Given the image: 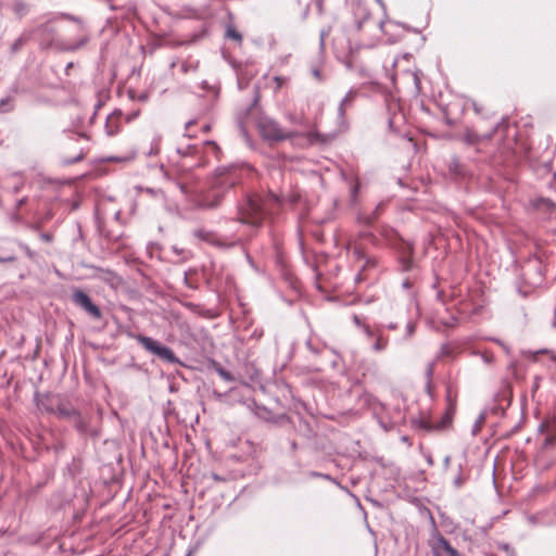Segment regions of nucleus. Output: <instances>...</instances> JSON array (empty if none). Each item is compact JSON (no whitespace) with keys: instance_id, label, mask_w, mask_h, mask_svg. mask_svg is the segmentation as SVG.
<instances>
[{"instance_id":"obj_1","label":"nucleus","mask_w":556,"mask_h":556,"mask_svg":"<svg viewBox=\"0 0 556 556\" xmlns=\"http://www.w3.org/2000/svg\"><path fill=\"white\" fill-rule=\"evenodd\" d=\"M239 179L240 176L237 168H218L217 176L213 185L215 191L212 200L208 195H201L194 184L189 180H178L176 185L189 202V207L210 210L216 207L220 203V190L236 186Z\"/></svg>"},{"instance_id":"obj_2","label":"nucleus","mask_w":556,"mask_h":556,"mask_svg":"<svg viewBox=\"0 0 556 556\" xmlns=\"http://www.w3.org/2000/svg\"><path fill=\"white\" fill-rule=\"evenodd\" d=\"M285 199L270 192L265 199L258 194H248L244 200L238 204V220L241 224H248L252 227H260L263 224L266 214L274 211V206L282 204Z\"/></svg>"},{"instance_id":"obj_3","label":"nucleus","mask_w":556,"mask_h":556,"mask_svg":"<svg viewBox=\"0 0 556 556\" xmlns=\"http://www.w3.org/2000/svg\"><path fill=\"white\" fill-rule=\"evenodd\" d=\"M33 33L42 49L55 48L62 52L81 49L89 41V36L84 34L76 42L62 41L56 38V29L50 23L38 25Z\"/></svg>"},{"instance_id":"obj_4","label":"nucleus","mask_w":556,"mask_h":556,"mask_svg":"<svg viewBox=\"0 0 556 556\" xmlns=\"http://www.w3.org/2000/svg\"><path fill=\"white\" fill-rule=\"evenodd\" d=\"M348 252L352 258L354 267L358 270L356 279L361 280L362 273L374 267L376 265V261L366 253L364 244L357 240L349 242Z\"/></svg>"},{"instance_id":"obj_5","label":"nucleus","mask_w":556,"mask_h":556,"mask_svg":"<svg viewBox=\"0 0 556 556\" xmlns=\"http://www.w3.org/2000/svg\"><path fill=\"white\" fill-rule=\"evenodd\" d=\"M128 336L132 339H136L148 352L156 355L161 359L170 364L178 363V358L176 357L173 350L166 345L161 344L156 340L143 334L128 333Z\"/></svg>"},{"instance_id":"obj_6","label":"nucleus","mask_w":556,"mask_h":556,"mask_svg":"<svg viewBox=\"0 0 556 556\" xmlns=\"http://www.w3.org/2000/svg\"><path fill=\"white\" fill-rule=\"evenodd\" d=\"M72 302L92 319L99 320L102 318V311L92 302L91 298L85 291L80 289L74 290Z\"/></svg>"},{"instance_id":"obj_7","label":"nucleus","mask_w":556,"mask_h":556,"mask_svg":"<svg viewBox=\"0 0 556 556\" xmlns=\"http://www.w3.org/2000/svg\"><path fill=\"white\" fill-rule=\"evenodd\" d=\"M258 126L263 137L268 140L278 141L289 137V135L286 134L273 119L264 118L260 122Z\"/></svg>"},{"instance_id":"obj_8","label":"nucleus","mask_w":556,"mask_h":556,"mask_svg":"<svg viewBox=\"0 0 556 556\" xmlns=\"http://www.w3.org/2000/svg\"><path fill=\"white\" fill-rule=\"evenodd\" d=\"M433 556H460L442 535H437L430 541Z\"/></svg>"},{"instance_id":"obj_9","label":"nucleus","mask_w":556,"mask_h":556,"mask_svg":"<svg viewBox=\"0 0 556 556\" xmlns=\"http://www.w3.org/2000/svg\"><path fill=\"white\" fill-rule=\"evenodd\" d=\"M61 400L60 395L43 394L36 396V404L40 412L54 413L55 407L59 405Z\"/></svg>"},{"instance_id":"obj_10","label":"nucleus","mask_w":556,"mask_h":556,"mask_svg":"<svg viewBox=\"0 0 556 556\" xmlns=\"http://www.w3.org/2000/svg\"><path fill=\"white\" fill-rule=\"evenodd\" d=\"M541 430L546 433L545 446L552 445L556 442V414L548 417L542 425Z\"/></svg>"},{"instance_id":"obj_11","label":"nucleus","mask_w":556,"mask_h":556,"mask_svg":"<svg viewBox=\"0 0 556 556\" xmlns=\"http://www.w3.org/2000/svg\"><path fill=\"white\" fill-rule=\"evenodd\" d=\"M352 100V92L348 93L341 101L339 109H338V121L339 125L338 128L329 134L326 135L325 138H323V141H327L330 138H333L340 130L343 125V114H344V106Z\"/></svg>"},{"instance_id":"obj_12","label":"nucleus","mask_w":556,"mask_h":556,"mask_svg":"<svg viewBox=\"0 0 556 556\" xmlns=\"http://www.w3.org/2000/svg\"><path fill=\"white\" fill-rule=\"evenodd\" d=\"M53 414H56L61 418H71L72 416H76V410L71 403L61 397Z\"/></svg>"},{"instance_id":"obj_13","label":"nucleus","mask_w":556,"mask_h":556,"mask_svg":"<svg viewBox=\"0 0 556 556\" xmlns=\"http://www.w3.org/2000/svg\"><path fill=\"white\" fill-rule=\"evenodd\" d=\"M496 131V127H494L492 129L491 132H488L485 135H478L471 130H468L465 135H464V141L467 143V144H477L481 141H485V140H490L494 132Z\"/></svg>"},{"instance_id":"obj_14","label":"nucleus","mask_w":556,"mask_h":556,"mask_svg":"<svg viewBox=\"0 0 556 556\" xmlns=\"http://www.w3.org/2000/svg\"><path fill=\"white\" fill-rule=\"evenodd\" d=\"M119 118L121 113H113L108 117L104 127L108 136H114L119 131Z\"/></svg>"},{"instance_id":"obj_15","label":"nucleus","mask_w":556,"mask_h":556,"mask_svg":"<svg viewBox=\"0 0 556 556\" xmlns=\"http://www.w3.org/2000/svg\"><path fill=\"white\" fill-rule=\"evenodd\" d=\"M28 4L23 0H14L11 4V10L18 17L22 18L28 13Z\"/></svg>"},{"instance_id":"obj_16","label":"nucleus","mask_w":556,"mask_h":556,"mask_svg":"<svg viewBox=\"0 0 556 556\" xmlns=\"http://www.w3.org/2000/svg\"><path fill=\"white\" fill-rule=\"evenodd\" d=\"M225 37L238 43L242 42V35L231 25L226 27Z\"/></svg>"},{"instance_id":"obj_17","label":"nucleus","mask_w":556,"mask_h":556,"mask_svg":"<svg viewBox=\"0 0 556 556\" xmlns=\"http://www.w3.org/2000/svg\"><path fill=\"white\" fill-rule=\"evenodd\" d=\"M30 37V34L29 35H26V34H22L11 46V52L12 53H15L17 52L22 47H24L26 45V42L28 41Z\"/></svg>"},{"instance_id":"obj_18","label":"nucleus","mask_w":556,"mask_h":556,"mask_svg":"<svg viewBox=\"0 0 556 556\" xmlns=\"http://www.w3.org/2000/svg\"><path fill=\"white\" fill-rule=\"evenodd\" d=\"M74 420V425L79 432H86L88 429L86 420L76 412V416L71 417Z\"/></svg>"},{"instance_id":"obj_19","label":"nucleus","mask_w":556,"mask_h":556,"mask_svg":"<svg viewBox=\"0 0 556 556\" xmlns=\"http://www.w3.org/2000/svg\"><path fill=\"white\" fill-rule=\"evenodd\" d=\"M376 342L372 345V350L375 352H381L383 351L388 345V340L383 338L381 334H376Z\"/></svg>"},{"instance_id":"obj_20","label":"nucleus","mask_w":556,"mask_h":556,"mask_svg":"<svg viewBox=\"0 0 556 556\" xmlns=\"http://www.w3.org/2000/svg\"><path fill=\"white\" fill-rule=\"evenodd\" d=\"M205 147L207 148V150H210V152H212L216 157H218L220 149L216 144V142H214V141H206L205 142Z\"/></svg>"},{"instance_id":"obj_21","label":"nucleus","mask_w":556,"mask_h":556,"mask_svg":"<svg viewBox=\"0 0 556 556\" xmlns=\"http://www.w3.org/2000/svg\"><path fill=\"white\" fill-rule=\"evenodd\" d=\"M484 420H485L484 415H483V414H480V415H479V417H478V419L476 420V422H475V425H473V428H472V433H473V434H477V433L480 431V429H481V427H482V425H483Z\"/></svg>"},{"instance_id":"obj_22","label":"nucleus","mask_w":556,"mask_h":556,"mask_svg":"<svg viewBox=\"0 0 556 556\" xmlns=\"http://www.w3.org/2000/svg\"><path fill=\"white\" fill-rule=\"evenodd\" d=\"M217 372L224 380H227V381L233 380L232 375L229 371H227L226 369H224L223 367L217 368Z\"/></svg>"},{"instance_id":"obj_23","label":"nucleus","mask_w":556,"mask_h":556,"mask_svg":"<svg viewBox=\"0 0 556 556\" xmlns=\"http://www.w3.org/2000/svg\"><path fill=\"white\" fill-rule=\"evenodd\" d=\"M241 241H242L241 238H238V239L232 240L231 242L225 243V242H222L220 239H217L215 241V244H217L219 247H227V248H229V247H235L236 244L240 243Z\"/></svg>"},{"instance_id":"obj_24","label":"nucleus","mask_w":556,"mask_h":556,"mask_svg":"<svg viewBox=\"0 0 556 556\" xmlns=\"http://www.w3.org/2000/svg\"><path fill=\"white\" fill-rule=\"evenodd\" d=\"M147 192L150 193L151 195L155 197V198H161V199L165 198L164 192L162 190H160V189L154 190V189L148 188Z\"/></svg>"},{"instance_id":"obj_25","label":"nucleus","mask_w":556,"mask_h":556,"mask_svg":"<svg viewBox=\"0 0 556 556\" xmlns=\"http://www.w3.org/2000/svg\"><path fill=\"white\" fill-rule=\"evenodd\" d=\"M197 67H198V65L188 64L186 62L181 64V71L184 73H188L189 71H195Z\"/></svg>"},{"instance_id":"obj_26","label":"nucleus","mask_w":556,"mask_h":556,"mask_svg":"<svg viewBox=\"0 0 556 556\" xmlns=\"http://www.w3.org/2000/svg\"><path fill=\"white\" fill-rule=\"evenodd\" d=\"M9 99H2L0 100V112H8L10 111V108H8Z\"/></svg>"},{"instance_id":"obj_27","label":"nucleus","mask_w":556,"mask_h":556,"mask_svg":"<svg viewBox=\"0 0 556 556\" xmlns=\"http://www.w3.org/2000/svg\"><path fill=\"white\" fill-rule=\"evenodd\" d=\"M84 159V154L83 153H79L78 155H76L75 157L73 159H70V160H65L64 163L65 164H74V163H77L79 161H81Z\"/></svg>"},{"instance_id":"obj_28","label":"nucleus","mask_w":556,"mask_h":556,"mask_svg":"<svg viewBox=\"0 0 556 556\" xmlns=\"http://www.w3.org/2000/svg\"><path fill=\"white\" fill-rule=\"evenodd\" d=\"M363 330L368 338H372L376 336L375 332L367 325H363Z\"/></svg>"},{"instance_id":"obj_29","label":"nucleus","mask_w":556,"mask_h":556,"mask_svg":"<svg viewBox=\"0 0 556 556\" xmlns=\"http://www.w3.org/2000/svg\"><path fill=\"white\" fill-rule=\"evenodd\" d=\"M328 35H329V30H324L323 29L320 31V45L321 46H325Z\"/></svg>"},{"instance_id":"obj_30","label":"nucleus","mask_w":556,"mask_h":556,"mask_svg":"<svg viewBox=\"0 0 556 556\" xmlns=\"http://www.w3.org/2000/svg\"><path fill=\"white\" fill-rule=\"evenodd\" d=\"M62 17H64V18H66L68 21H73V22L79 23V24L81 23L79 17L71 15V14H62Z\"/></svg>"},{"instance_id":"obj_31","label":"nucleus","mask_w":556,"mask_h":556,"mask_svg":"<svg viewBox=\"0 0 556 556\" xmlns=\"http://www.w3.org/2000/svg\"><path fill=\"white\" fill-rule=\"evenodd\" d=\"M15 261H16V257L14 255L0 257V263H11V262H15Z\"/></svg>"},{"instance_id":"obj_32","label":"nucleus","mask_w":556,"mask_h":556,"mask_svg":"<svg viewBox=\"0 0 556 556\" xmlns=\"http://www.w3.org/2000/svg\"><path fill=\"white\" fill-rule=\"evenodd\" d=\"M40 238H41V240H43L46 242L52 241V235L51 233L43 232V233L40 235Z\"/></svg>"},{"instance_id":"obj_33","label":"nucleus","mask_w":556,"mask_h":556,"mask_svg":"<svg viewBox=\"0 0 556 556\" xmlns=\"http://www.w3.org/2000/svg\"><path fill=\"white\" fill-rule=\"evenodd\" d=\"M406 331L408 336H412L415 331V326L413 324H408L406 327Z\"/></svg>"},{"instance_id":"obj_34","label":"nucleus","mask_w":556,"mask_h":556,"mask_svg":"<svg viewBox=\"0 0 556 556\" xmlns=\"http://www.w3.org/2000/svg\"><path fill=\"white\" fill-rule=\"evenodd\" d=\"M353 320H354V323H355L357 326H359V327H362V328H363V325H364V324H362L361 318H359L357 315H354V316H353Z\"/></svg>"},{"instance_id":"obj_35","label":"nucleus","mask_w":556,"mask_h":556,"mask_svg":"<svg viewBox=\"0 0 556 556\" xmlns=\"http://www.w3.org/2000/svg\"><path fill=\"white\" fill-rule=\"evenodd\" d=\"M26 201H27L26 198L18 200L16 203V208H20L21 206H23L26 203Z\"/></svg>"},{"instance_id":"obj_36","label":"nucleus","mask_w":556,"mask_h":556,"mask_svg":"<svg viewBox=\"0 0 556 556\" xmlns=\"http://www.w3.org/2000/svg\"><path fill=\"white\" fill-rule=\"evenodd\" d=\"M358 190V185H354L351 189L352 197H355Z\"/></svg>"},{"instance_id":"obj_37","label":"nucleus","mask_w":556,"mask_h":556,"mask_svg":"<svg viewBox=\"0 0 556 556\" xmlns=\"http://www.w3.org/2000/svg\"><path fill=\"white\" fill-rule=\"evenodd\" d=\"M11 219L16 223L21 222V217L17 214H14Z\"/></svg>"},{"instance_id":"obj_38","label":"nucleus","mask_w":556,"mask_h":556,"mask_svg":"<svg viewBox=\"0 0 556 556\" xmlns=\"http://www.w3.org/2000/svg\"><path fill=\"white\" fill-rule=\"evenodd\" d=\"M275 80L277 81V87H281L282 79L280 77H275Z\"/></svg>"},{"instance_id":"obj_39","label":"nucleus","mask_w":556,"mask_h":556,"mask_svg":"<svg viewBox=\"0 0 556 556\" xmlns=\"http://www.w3.org/2000/svg\"><path fill=\"white\" fill-rule=\"evenodd\" d=\"M314 136H315V141H317V139H319V137L321 136L319 130H317L316 128H315Z\"/></svg>"},{"instance_id":"obj_40","label":"nucleus","mask_w":556,"mask_h":556,"mask_svg":"<svg viewBox=\"0 0 556 556\" xmlns=\"http://www.w3.org/2000/svg\"><path fill=\"white\" fill-rule=\"evenodd\" d=\"M212 477H213V479L215 481H220L222 480V478L218 475H216V473H213Z\"/></svg>"},{"instance_id":"obj_41","label":"nucleus","mask_w":556,"mask_h":556,"mask_svg":"<svg viewBox=\"0 0 556 556\" xmlns=\"http://www.w3.org/2000/svg\"><path fill=\"white\" fill-rule=\"evenodd\" d=\"M483 361H484L485 363H490V362H491V357H490V356H488V355H483Z\"/></svg>"},{"instance_id":"obj_42","label":"nucleus","mask_w":556,"mask_h":556,"mask_svg":"<svg viewBox=\"0 0 556 556\" xmlns=\"http://www.w3.org/2000/svg\"><path fill=\"white\" fill-rule=\"evenodd\" d=\"M299 242H300V247H301V249L303 250V248H304V242H303V238H302V236H300V240H299Z\"/></svg>"},{"instance_id":"obj_43","label":"nucleus","mask_w":556,"mask_h":556,"mask_svg":"<svg viewBox=\"0 0 556 556\" xmlns=\"http://www.w3.org/2000/svg\"><path fill=\"white\" fill-rule=\"evenodd\" d=\"M23 248L25 249L26 253L31 256V251L28 249V247L26 245H23Z\"/></svg>"},{"instance_id":"obj_44","label":"nucleus","mask_w":556,"mask_h":556,"mask_svg":"<svg viewBox=\"0 0 556 556\" xmlns=\"http://www.w3.org/2000/svg\"><path fill=\"white\" fill-rule=\"evenodd\" d=\"M298 198H299L298 195H293V197H291V198H290V202H292V203H293V202H296V201H298Z\"/></svg>"},{"instance_id":"obj_45","label":"nucleus","mask_w":556,"mask_h":556,"mask_svg":"<svg viewBox=\"0 0 556 556\" xmlns=\"http://www.w3.org/2000/svg\"><path fill=\"white\" fill-rule=\"evenodd\" d=\"M194 122L193 121H190L186 124V128L188 129Z\"/></svg>"},{"instance_id":"obj_46","label":"nucleus","mask_w":556,"mask_h":556,"mask_svg":"<svg viewBox=\"0 0 556 556\" xmlns=\"http://www.w3.org/2000/svg\"><path fill=\"white\" fill-rule=\"evenodd\" d=\"M169 210L174 211V212H178V208L176 206L175 207H170Z\"/></svg>"},{"instance_id":"obj_47","label":"nucleus","mask_w":556,"mask_h":556,"mask_svg":"<svg viewBox=\"0 0 556 556\" xmlns=\"http://www.w3.org/2000/svg\"><path fill=\"white\" fill-rule=\"evenodd\" d=\"M307 15H308V8H306V10H305L304 16L306 17Z\"/></svg>"},{"instance_id":"obj_48","label":"nucleus","mask_w":556,"mask_h":556,"mask_svg":"<svg viewBox=\"0 0 556 556\" xmlns=\"http://www.w3.org/2000/svg\"><path fill=\"white\" fill-rule=\"evenodd\" d=\"M204 130H205V131H208V130H210V126H208V125H206V126L204 127Z\"/></svg>"},{"instance_id":"obj_49","label":"nucleus","mask_w":556,"mask_h":556,"mask_svg":"<svg viewBox=\"0 0 556 556\" xmlns=\"http://www.w3.org/2000/svg\"><path fill=\"white\" fill-rule=\"evenodd\" d=\"M389 329H395L394 325H389Z\"/></svg>"},{"instance_id":"obj_50","label":"nucleus","mask_w":556,"mask_h":556,"mask_svg":"<svg viewBox=\"0 0 556 556\" xmlns=\"http://www.w3.org/2000/svg\"><path fill=\"white\" fill-rule=\"evenodd\" d=\"M73 63H68L67 68H72Z\"/></svg>"},{"instance_id":"obj_51","label":"nucleus","mask_w":556,"mask_h":556,"mask_svg":"<svg viewBox=\"0 0 556 556\" xmlns=\"http://www.w3.org/2000/svg\"><path fill=\"white\" fill-rule=\"evenodd\" d=\"M186 556H191V552H189Z\"/></svg>"}]
</instances>
